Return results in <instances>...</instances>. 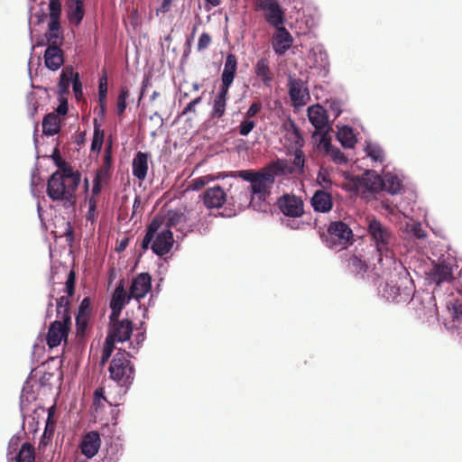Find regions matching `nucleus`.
<instances>
[{"label":"nucleus","mask_w":462,"mask_h":462,"mask_svg":"<svg viewBox=\"0 0 462 462\" xmlns=\"http://www.w3.org/2000/svg\"><path fill=\"white\" fill-rule=\"evenodd\" d=\"M286 167L287 163L285 161L278 160L260 171L245 170L238 171L240 178L250 182V205L254 208L262 209V203L264 202L271 194L272 188L275 181V175L278 172H284Z\"/></svg>","instance_id":"f257e3e1"},{"label":"nucleus","mask_w":462,"mask_h":462,"mask_svg":"<svg viewBox=\"0 0 462 462\" xmlns=\"http://www.w3.org/2000/svg\"><path fill=\"white\" fill-rule=\"evenodd\" d=\"M163 223V217L161 216L154 217L150 222L141 245L143 251L150 247L152 242L151 248L159 256H163L171 251L174 243L173 234L169 229L161 230Z\"/></svg>","instance_id":"f03ea898"},{"label":"nucleus","mask_w":462,"mask_h":462,"mask_svg":"<svg viewBox=\"0 0 462 462\" xmlns=\"http://www.w3.org/2000/svg\"><path fill=\"white\" fill-rule=\"evenodd\" d=\"M81 181V174L60 156V202L64 207H73L76 203V190Z\"/></svg>","instance_id":"7ed1b4c3"},{"label":"nucleus","mask_w":462,"mask_h":462,"mask_svg":"<svg viewBox=\"0 0 462 462\" xmlns=\"http://www.w3.org/2000/svg\"><path fill=\"white\" fill-rule=\"evenodd\" d=\"M129 357V353L120 349L113 356L108 367L110 378L121 387L128 388L134 379L135 369Z\"/></svg>","instance_id":"20e7f679"},{"label":"nucleus","mask_w":462,"mask_h":462,"mask_svg":"<svg viewBox=\"0 0 462 462\" xmlns=\"http://www.w3.org/2000/svg\"><path fill=\"white\" fill-rule=\"evenodd\" d=\"M50 23L46 38L49 46L45 50L44 63L51 70L58 69V0L50 1Z\"/></svg>","instance_id":"39448f33"},{"label":"nucleus","mask_w":462,"mask_h":462,"mask_svg":"<svg viewBox=\"0 0 462 462\" xmlns=\"http://www.w3.org/2000/svg\"><path fill=\"white\" fill-rule=\"evenodd\" d=\"M326 245L334 250L341 251L351 245L355 239L352 229L343 221H332L322 236Z\"/></svg>","instance_id":"423d86ee"},{"label":"nucleus","mask_w":462,"mask_h":462,"mask_svg":"<svg viewBox=\"0 0 462 462\" xmlns=\"http://www.w3.org/2000/svg\"><path fill=\"white\" fill-rule=\"evenodd\" d=\"M367 230L372 240L375 243L379 254L378 262H382L383 256L392 258L393 253L390 247L393 244V235L390 229L379 220L373 218L368 221Z\"/></svg>","instance_id":"0eeeda50"},{"label":"nucleus","mask_w":462,"mask_h":462,"mask_svg":"<svg viewBox=\"0 0 462 462\" xmlns=\"http://www.w3.org/2000/svg\"><path fill=\"white\" fill-rule=\"evenodd\" d=\"M254 9L262 11L265 22L273 28L285 23V12L276 0H255Z\"/></svg>","instance_id":"6e6552de"},{"label":"nucleus","mask_w":462,"mask_h":462,"mask_svg":"<svg viewBox=\"0 0 462 462\" xmlns=\"http://www.w3.org/2000/svg\"><path fill=\"white\" fill-rule=\"evenodd\" d=\"M72 84V89L78 101L84 99L82 83L79 74L74 72L71 66H66L60 75V95L69 93V84Z\"/></svg>","instance_id":"1a4fd4ad"},{"label":"nucleus","mask_w":462,"mask_h":462,"mask_svg":"<svg viewBox=\"0 0 462 462\" xmlns=\"http://www.w3.org/2000/svg\"><path fill=\"white\" fill-rule=\"evenodd\" d=\"M276 204L281 212L290 217H300L304 213L302 199L294 194L282 195L277 199Z\"/></svg>","instance_id":"9d476101"},{"label":"nucleus","mask_w":462,"mask_h":462,"mask_svg":"<svg viewBox=\"0 0 462 462\" xmlns=\"http://www.w3.org/2000/svg\"><path fill=\"white\" fill-rule=\"evenodd\" d=\"M355 187L364 195L366 193H378L382 191V177L374 171H366L355 180Z\"/></svg>","instance_id":"9b49d317"},{"label":"nucleus","mask_w":462,"mask_h":462,"mask_svg":"<svg viewBox=\"0 0 462 462\" xmlns=\"http://www.w3.org/2000/svg\"><path fill=\"white\" fill-rule=\"evenodd\" d=\"M152 289V277L147 273H139L135 278L133 279L130 291L128 294V300L132 298L140 300L144 298L146 294Z\"/></svg>","instance_id":"f8f14e48"},{"label":"nucleus","mask_w":462,"mask_h":462,"mask_svg":"<svg viewBox=\"0 0 462 462\" xmlns=\"http://www.w3.org/2000/svg\"><path fill=\"white\" fill-rule=\"evenodd\" d=\"M133 332V323L131 320L125 319L120 321H115L109 329L106 337L107 339L116 342L127 341Z\"/></svg>","instance_id":"ddd939ff"},{"label":"nucleus","mask_w":462,"mask_h":462,"mask_svg":"<svg viewBox=\"0 0 462 462\" xmlns=\"http://www.w3.org/2000/svg\"><path fill=\"white\" fill-rule=\"evenodd\" d=\"M293 38L290 32L284 27V24L275 27V32L273 35V49L278 55L284 54L291 46Z\"/></svg>","instance_id":"4468645a"},{"label":"nucleus","mask_w":462,"mask_h":462,"mask_svg":"<svg viewBox=\"0 0 462 462\" xmlns=\"http://www.w3.org/2000/svg\"><path fill=\"white\" fill-rule=\"evenodd\" d=\"M308 116L317 133L328 129V119L326 110L319 105L311 106L308 108Z\"/></svg>","instance_id":"2eb2a0df"},{"label":"nucleus","mask_w":462,"mask_h":462,"mask_svg":"<svg viewBox=\"0 0 462 462\" xmlns=\"http://www.w3.org/2000/svg\"><path fill=\"white\" fill-rule=\"evenodd\" d=\"M226 200V194L220 186L208 188L203 194V202L208 208H219Z\"/></svg>","instance_id":"dca6fc26"},{"label":"nucleus","mask_w":462,"mask_h":462,"mask_svg":"<svg viewBox=\"0 0 462 462\" xmlns=\"http://www.w3.org/2000/svg\"><path fill=\"white\" fill-rule=\"evenodd\" d=\"M255 77L265 86L270 88L274 79V74L271 70L270 61L266 57L259 59L254 66Z\"/></svg>","instance_id":"f3484780"},{"label":"nucleus","mask_w":462,"mask_h":462,"mask_svg":"<svg viewBox=\"0 0 462 462\" xmlns=\"http://www.w3.org/2000/svg\"><path fill=\"white\" fill-rule=\"evenodd\" d=\"M236 70L237 58L235 54L228 53L226 58L223 72L221 74V86L225 87V88H230L235 79Z\"/></svg>","instance_id":"a211bd4d"},{"label":"nucleus","mask_w":462,"mask_h":462,"mask_svg":"<svg viewBox=\"0 0 462 462\" xmlns=\"http://www.w3.org/2000/svg\"><path fill=\"white\" fill-rule=\"evenodd\" d=\"M100 437L97 431H90L85 435L81 441L80 448L87 457H93L100 448Z\"/></svg>","instance_id":"6ab92c4d"},{"label":"nucleus","mask_w":462,"mask_h":462,"mask_svg":"<svg viewBox=\"0 0 462 462\" xmlns=\"http://www.w3.org/2000/svg\"><path fill=\"white\" fill-rule=\"evenodd\" d=\"M67 17L71 24L78 26L85 14L83 0H67Z\"/></svg>","instance_id":"aec40b11"},{"label":"nucleus","mask_w":462,"mask_h":462,"mask_svg":"<svg viewBox=\"0 0 462 462\" xmlns=\"http://www.w3.org/2000/svg\"><path fill=\"white\" fill-rule=\"evenodd\" d=\"M229 88L220 86L218 93L213 99V107L210 113L211 118H221L226 112V102L228 98Z\"/></svg>","instance_id":"412c9836"},{"label":"nucleus","mask_w":462,"mask_h":462,"mask_svg":"<svg viewBox=\"0 0 462 462\" xmlns=\"http://www.w3.org/2000/svg\"><path fill=\"white\" fill-rule=\"evenodd\" d=\"M311 206L315 211L322 213L329 212L333 207L332 197L325 190H317L311 198Z\"/></svg>","instance_id":"4be33fe9"},{"label":"nucleus","mask_w":462,"mask_h":462,"mask_svg":"<svg viewBox=\"0 0 462 462\" xmlns=\"http://www.w3.org/2000/svg\"><path fill=\"white\" fill-rule=\"evenodd\" d=\"M133 175L139 180H145L148 172V154L137 152L132 163Z\"/></svg>","instance_id":"5701e85b"},{"label":"nucleus","mask_w":462,"mask_h":462,"mask_svg":"<svg viewBox=\"0 0 462 462\" xmlns=\"http://www.w3.org/2000/svg\"><path fill=\"white\" fill-rule=\"evenodd\" d=\"M289 95L295 105H301L304 102L305 91L303 81L300 79H289Z\"/></svg>","instance_id":"b1692460"},{"label":"nucleus","mask_w":462,"mask_h":462,"mask_svg":"<svg viewBox=\"0 0 462 462\" xmlns=\"http://www.w3.org/2000/svg\"><path fill=\"white\" fill-rule=\"evenodd\" d=\"M431 276L437 284L450 282L453 280L452 267L446 263H437L433 266Z\"/></svg>","instance_id":"393cba45"},{"label":"nucleus","mask_w":462,"mask_h":462,"mask_svg":"<svg viewBox=\"0 0 462 462\" xmlns=\"http://www.w3.org/2000/svg\"><path fill=\"white\" fill-rule=\"evenodd\" d=\"M56 405H57V397L55 398L54 404L51 407H50V409H49L46 428H45L43 436L40 442V448H43V447L47 446L53 437L54 430H55L54 416H55V411H56Z\"/></svg>","instance_id":"a878e982"},{"label":"nucleus","mask_w":462,"mask_h":462,"mask_svg":"<svg viewBox=\"0 0 462 462\" xmlns=\"http://www.w3.org/2000/svg\"><path fill=\"white\" fill-rule=\"evenodd\" d=\"M130 300H128V294L125 290V280L121 279L118 282V284L114 291L112 295V299L110 300V305L115 306L116 309H124L125 303H127Z\"/></svg>","instance_id":"bb28decb"},{"label":"nucleus","mask_w":462,"mask_h":462,"mask_svg":"<svg viewBox=\"0 0 462 462\" xmlns=\"http://www.w3.org/2000/svg\"><path fill=\"white\" fill-rule=\"evenodd\" d=\"M382 190L391 194H397L402 187L401 180L392 172L385 173L382 178Z\"/></svg>","instance_id":"cd10ccee"},{"label":"nucleus","mask_w":462,"mask_h":462,"mask_svg":"<svg viewBox=\"0 0 462 462\" xmlns=\"http://www.w3.org/2000/svg\"><path fill=\"white\" fill-rule=\"evenodd\" d=\"M42 132L45 135L50 136L58 134V108L44 116L42 120Z\"/></svg>","instance_id":"c85d7f7f"},{"label":"nucleus","mask_w":462,"mask_h":462,"mask_svg":"<svg viewBox=\"0 0 462 462\" xmlns=\"http://www.w3.org/2000/svg\"><path fill=\"white\" fill-rule=\"evenodd\" d=\"M337 138L345 148H353L356 143L353 129L346 125L338 129Z\"/></svg>","instance_id":"c756f323"},{"label":"nucleus","mask_w":462,"mask_h":462,"mask_svg":"<svg viewBox=\"0 0 462 462\" xmlns=\"http://www.w3.org/2000/svg\"><path fill=\"white\" fill-rule=\"evenodd\" d=\"M106 96H107V78L104 73L99 79L98 83V103L99 115L104 116L106 111Z\"/></svg>","instance_id":"7c9ffc66"},{"label":"nucleus","mask_w":462,"mask_h":462,"mask_svg":"<svg viewBox=\"0 0 462 462\" xmlns=\"http://www.w3.org/2000/svg\"><path fill=\"white\" fill-rule=\"evenodd\" d=\"M93 124H94V133H93V139H92V143H91V151L99 152L103 146L105 133L101 129V125L97 122V118L94 119Z\"/></svg>","instance_id":"2f4dec72"},{"label":"nucleus","mask_w":462,"mask_h":462,"mask_svg":"<svg viewBox=\"0 0 462 462\" xmlns=\"http://www.w3.org/2000/svg\"><path fill=\"white\" fill-rule=\"evenodd\" d=\"M165 229L171 230V228L177 226L180 223L186 221V217L183 213L177 210H170L165 217H163Z\"/></svg>","instance_id":"473e14b6"},{"label":"nucleus","mask_w":462,"mask_h":462,"mask_svg":"<svg viewBox=\"0 0 462 462\" xmlns=\"http://www.w3.org/2000/svg\"><path fill=\"white\" fill-rule=\"evenodd\" d=\"M16 462H34V448L28 442L22 445L18 454L15 456Z\"/></svg>","instance_id":"72a5a7b5"},{"label":"nucleus","mask_w":462,"mask_h":462,"mask_svg":"<svg viewBox=\"0 0 462 462\" xmlns=\"http://www.w3.org/2000/svg\"><path fill=\"white\" fill-rule=\"evenodd\" d=\"M224 176L222 173H218L217 175L208 174V175H205L202 177L193 179L189 183V189H191L193 190H199V189H202L204 186H206L207 184H208L210 181L221 179Z\"/></svg>","instance_id":"f704fd0d"},{"label":"nucleus","mask_w":462,"mask_h":462,"mask_svg":"<svg viewBox=\"0 0 462 462\" xmlns=\"http://www.w3.org/2000/svg\"><path fill=\"white\" fill-rule=\"evenodd\" d=\"M346 262L347 268L351 273H363L367 271V264L356 255L350 256Z\"/></svg>","instance_id":"c9c22d12"},{"label":"nucleus","mask_w":462,"mask_h":462,"mask_svg":"<svg viewBox=\"0 0 462 462\" xmlns=\"http://www.w3.org/2000/svg\"><path fill=\"white\" fill-rule=\"evenodd\" d=\"M365 152L367 156H369L373 161L379 162H384V152L379 145L369 143L365 147Z\"/></svg>","instance_id":"e433bc0d"},{"label":"nucleus","mask_w":462,"mask_h":462,"mask_svg":"<svg viewBox=\"0 0 462 462\" xmlns=\"http://www.w3.org/2000/svg\"><path fill=\"white\" fill-rule=\"evenodd\" d=\"M47 193L53 200H58V170L54 171L48 180Z\"/></svg>","instance_id":"4c0bfd02"},{"label":"nucleus","mask_w":462,"mask_h":462,"mask_svg":"<svg viewBox=\"0 0 462 462\" xmlns=\"http://www.w3.org/2000/svg\"><path fill=\"white\" fill-rule=\"evenodd\" d=\"M71 326V318L68 314V311L65 310V314L63 316V320L60 321V343L64 340L65 342L68 339L69 332L70 330Z\"/></svg>","instance_id":"58836bf2"},{"label":"nucleus","mask_w":462,"mask_h":462,"mask_svg":"<svg viewBox=\"0 0 462 462\" xmlns=\"http://www.w3.org/2000/svg\"><path fill=\"white\" fill-rule=\"evenodd\" d=\"M46 340L51 349L58 346V320L51 323Z\"/></svg>","instance_id":"ea45409f"},{"label":"nucleus","mask_w":462,"mask_h":462,"mask_svg":"<svg viewBox=\"0 0 462 462\" xmlns=\"http://www.w3.org/2000/svg\"><path fill=\"white\" fill-rule=\"evenodd\" d=\"M129 94V90L126 87L121 88L116 103V111L118 116H121L125 112L126 108V99L128 98Z\"/></svg>","instance_id":"a19ab883"},{"label":"nucleus","mask_w":462,"mask_h":462,"mask_svg":"<svg viewBox=\"0 0 462 462\" xmlns=\"http://www.w3.org/2000/svg\"><path fill=\"white\" fill-rule=\"evenodd\" d=\"M114 349H115V343H113L109 339L106 338V341H105V344L103 346V350H102L101 360H100L101 367H103L106 365V363L108 361Z\"/></svg>","instance_id":"79ce46f5"},{"label":"nucleus","mask_w":462,"mask_h":462,"mask_svg":"<svg viewBox=\"0 0 462 462\" xmlns=\"http://www.w3.org/2000/svg\"><path fill=\"white\" fill-rule=\"evenodd\" d=\"M89 316L78 314L76 317L77 336L83 337L88 324Z\"/></svg>","instance_id":"37998d69"},{"label":"nucleus","mask_w":462,"mask_h":462,"mask_svg":"<svg viewBox=\"0 0 462 462\" xmlns=\"http://www.w3.org/2000/svg\"><path fill=\"white\" fill-rule=\"evenodd\" d=\"M326 152L337 164H344L347 162L345 154L337 147L332 145Z\"/></svg>","instance_id":"c03bdc74"},{"label":"nucleus","mask_w":462,"mask_h":462,"mask_svg":"<svg viewBox=\"0 0 462 462\" xmlns=\"http://www.w3.org/2000/svg\"><path fill=\"white\" fill-rule=\"evenodd\" d=\"M255 122L250 118L245 117L239 125V134L243 136H246L254 128Z\"/></svg>","instance_id":"a18cd8bd"},{"label":"nucleus","mask_w":462,"mask_h":462,"mask_svg":"<svg viewBox=\"0 0 462 462\" xmlns=\"http://www.w3.org/2000/svg\"><path fill=\"white\" fill-rule=\"evenodd\" d=\"M76 273L73 270H70L68 273V277L65 282V291L68 296L71 297L75 291Z\"/></svg>","instance_id":"49530a36"},{"label":"nucleus","mask_w":462,"mask_h":462,"mask_svg":"<svg viewBox=\"0 0 462 462\" xmlns=\"http://www.w3.org/2000/svg\"><path fill=\"white\" fill-rule=\"evenodd\" d=\"M94 180H97L99 183L106 184L110 180V171L100 167L96 171Z\"/></svg>","instance_id":"de8ad7c7"},{"label":"nucleus","mask_w":462,"mask_h":462,"mask_svg":"<svg viewBox=\"0 0 462 462\" xmlns=\"http://www.w3.org/2000/svg\"><path fill=\"white\" fill-rule=\"evenodd\" d=\"M399 291L400 289L398 287L387 284L386 289L384 290V293L386 294L388 300L398 302L400 301L399 297L401 296Z\"/></svg>","instance_id":"09e8293b"},{"label":"nucleus","mask_w":462,"mask_h":462,"mask_svg":"<svg viewBox=\"0 0 462 462\" xmlns=\"http://www.w3.org/2000/svg\"><path fill=\"white\" fill-rule=\"evenodd\" d=\"M111 166H112V144L110 143L105 149V154H104V158H103V165L101 167L110 171Z\"/></svg>","instance_id":"8fccbe9b"},{"label":"nucleus","mask_w":462,"mask_h":462,"mask_svg":"<svg viewBox=\"0 0 462 462\" xmlns=\"http://www.w3.org/2000/svg\"><path fill=\"white\" fill-rule=\"evenodd\" d=\"M211 43V36L208 32H202L198 42V51L207 49Z\"/></svg>","instance_id":"3c124183"},{"label":"nucleus","mask_w":462,"mask_h":462,"mask_svg":"<svg viewBox=\"0 0 462 462\" xmlns=\"http://www.w3.org/2000/svg\"><path fill=\"white\" fill-rule=\"evenodd\" d=\"M328 129H325L321 133H318L320 135L319 145L324 148L325 152H327L332 146L330 143V138L328 135Z\"/></svg>","instance_id":"603ef678"},{"label":"nucleus","mask_w":462,"mask_h":462,"mask_svg":"<svg viewBox=\"0 0 462 462\" xmlns=\"http://www.w3.org/2000/svg\"><path fill=\"white\" fill-rule=\"evenodd\" d=\"M202 97H198L189 102L185 108L181 112V116L187 115L189 113H196V106L201 103Z\"/></svg>","instance_id":"864d4df0"},{"label":"nucleus","mask_w":462,"mask_h":462,"mask_svg":"<svg viewBox=\"0 0 462 462\" xmlns=\"http://www.w3.org/2000/svg\"><path fill=\"white\" fill-rule=\"evenodd\" d=\"M262 109V104L260 102H254L246 111L245 117L252 118Z\"/></svg>","instance_id":"5fc2aeb1"},{"label":"nucleus","mask_w":462,"mask_h":462,"mask_svg":"<svg viewBox=\"0 0 462 462\" xmlns=\"http://www.w3.org/2000/svg\"><path fill=\"white\" fill-rule=\"evenodd\" d=\"M80 315L89 316L90 314V300L88 298H84L80 302L79 312Z\"/></svg>","instance_id":"6e6d98bb"},{"label":"nucleus","mask_w":462,"mask_h":462,"mask_svg":"<svg viewBox=\"0 0 462 462\" xmlns=\"http://www.w3.org/2000/svg\"><path fill=\"white\" fill-rule=\"evenodd\" d=\"M304 155L301 151H296L293 158V165L300 170H302L304 167Z\"/></svg>","instance_id":"4d7b16f0"},{"label":"nucleus","mask_w":462,"mask_h":462,"mask_svg":"<svg viewBox=\"0 0 462 462\" xmlns=\"http://www.w3.org/2000/svg\"><path fill=\"white\" fill-rule=\"evenodd\" d=\"M64 236L68 245L72 247V244L74 242V231L69 222H67V228L65 230Z\"/></svg>","instance_id":"13d9d810"},{"label":"nucleus","mask_w":462,"mask_h":462,"mask_svg":"<svg viewBox=\"0 0 462 462\" xmlns=\"http://www.w3.org/2000/svg\"><path fill=\"white\" fill-rule=\"evenodd\" d=\"M69 111V105L67 98L60 97V116L67 115Z\"/></svg>","instance_id":"bf43d9fd"},{"label":"nucleus","mask_w":462,"mask_h":462,"mask_svg":"<svg viewBox=\"0 0 462 462\" xmlns=\"http://www.w3.org/2000/svg\"><path fill=\"white\" fill-rule=\"evenodd\" d=\"M172 0H162L161 6L157 9V12L167 13L171 9Z\"/></svg>","instance_id":"052dcab7"},{"label":"nucleus","mask_w":462,"mask_h":462,"mask_svg":"<svg viewBox=\"0 0 462 462\" xmlns=\"http://www.w3.org/2000/svg\"><path fill=\"white\" fill-rule=\"evenodd\" d=\"M110 309H111L110 320L113 324L115 321H118L117 319H118L123 309H116L115 306H113V305H110Z\"/></svg>","instance_id":"680f3d73"},{"label":"nucleus","mask_w":462,"mask_h":462,"mask_svg":"<svg viewBox=\"0 0 462 462\" xmlns=\"http://www.w3.org/2000/svg\"><path fill=\"white\" fill-rule=\"evenodd\" d=\"M412 232L414 236L418 238H423L426 236L425 232L421 229V226L420 224H416L412 226Z\"/></svg>","instance_id":"e2e57ef3"},{"label":"nucleus","mask_w":462,"mask_h":462,"mask_svg":"<svg viewBox=\"0 0 462 462\" xmlns=\"http://www.w3.org/2000/svg\"><path fill=\"white\" fill-rule=\"evenodd\" d=\"M102 183H99L97 180H93L92 197L97 196L102 190Z\"/></svg>","instance_id":"0e129e2a"},{"label":"nucleus","mask_w":462,"mask_h":462,"mask_svg":"<svg viewBox=\"0 0 462 462\" xmlns=\"http://www.w3.org/2000/svg\"><path fill=\"white\" fill-rule=\"evenodd\" d=\"M88 213H92L96 210L97 208V199L94 197H91L88 200Z\"/></svg>","instance_id":"69168bd1"},{"label":"nucleus","mask_w":462,"mask_h":462,"mask_svg":"<svg viewBox=\"0 0 462 462\" xmlns=\"http://www.w3.org/2000/svg\"><path fill=\"white\" fill-rule=\"evenodd\" d=\"M51 159L56 166H58V143L53 147Z\"/></svg>","instance_id":"338daca9"},{"label":"nucleus","mask_w":462,"mask_h":462,"mask_svg":"<svg viewBox=\"0 0 462 462\" xmlns=\"http://www.w3.org/2000/svg\"><path fill=\"white\" fill-rule=\"evenodd\" d=\"M454 311L457 319H462V304L455 306Z\"/></svg>","instance_id":"774afa93"}]
</instances>
